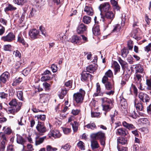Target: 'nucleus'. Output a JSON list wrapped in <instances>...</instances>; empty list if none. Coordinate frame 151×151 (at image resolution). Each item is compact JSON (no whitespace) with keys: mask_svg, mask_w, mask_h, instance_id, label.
<instances>
[{"mask_svg":"<svg viewBox=\"0 0 151 151\" xmlns=\"http://www.w3.org/2000/svg\"><path fill=\"white\" fill-rule=\"evenodd\" d=\"M85 94V91L82 88H80L79 92L74 94L73 99L77 103H81L83 102Z\"/></svg>","mask_w":151,"mask_h":151,"instance_id":"f03ea898","label":"nucleus"},{"mask_svg":"<svg viewBox=\"0 0 151 151\" xmlns=\"http://www.w3.org/2000/svg\"><path fill=\"white\" fill-rule=\"evenodd\" d=\"M72 82L71 81H68L67 82H66L65 83V85L67 87L69 88H72V89H74V88H72Z\"/></svg>","mask_w":151,"mask_h":151,"instance_id":"4d7b16f0","label":"nucleus"},{"mask_svg":"<svg viewBox=\"0 0 151 151\" xmlns=\"http://www.w3.org/2000/svg\"><path fill=\"white\" fill-rule=\"evenodd\" d=\"M18 106L16 107H9L6 110V111L8 114H14L18 111L21 109L22 106V103L19 102Z\"/></svg>","mask_w":151,"mask_h":151,"instance_id":"0eeeda50","label":"nucleus"},{"mask_svg":"<svg viewBox=\"0 0 151 151\" xmlns=\"http://www.w3.org/2000/svg\"><path fill=\"white\" fill-rule=\"evenodd\" d=\"M111 2L112 5L115 7V8L117 10H119L120 7L118 4L117 2L115 0H111Z\"/></svg>","mask_w":151,"mask_h":151,"instance_id":"a18cd8bd","label":"nucleus"},{"mask_svg":"<svg viewBox=\"0 0 151 151\" xmlns=\"http://www.w3.org/2000/svg\"><path fill=\"white\" fill-rule=\"evenodd\" d=\"M135 106L137 110L142 111L143 108L142 105L141 103H135Z\"/></svg>","mask_w":151,"mask_h":151,"instance_id":"37998d69","label":"nucleus"},{"mask_svg":"<svg viewBox=\"0 0 151 151\" xmlns=\"http://www.w3.org/2000/svg\"><path fill=\"white\" fill-rule=\"evenodd\" d=\"M133 42L131 40H129L127 43V46L129 50H132L133 48Z\"/></svg>","mask_w":151,"mask_h":151,"instance_id":"052dcab7","label":"nucleus"},{"mask_svg":"<svg viewBox=\"0 0 151 151\" xmlns=\"http://www.w3.org/2000/svg\"><path fill=\"white\" fill-rule=\"evenodd\" d=\"M71 147V146L69 144L67 143L64 145H62L61 146V148H63L66 151H67L70 149Z\"/></svg>","mask_w":151,"mask_h":151,"instance_id":"5fc2aeb1","label":"nucleus"},{"mask_svg":"<svg viewBox=\"0 0 151 151\" xmlns=\"http://www.w3.org/2000/svg\"><path fill=\"white\" fill-rule=\"evenodd\" d=\"M91 76V75L89 73H86V71L83 72L81 74V80L82 81H86L88 77Z\"/></svg>","mask_w":151,"mask_h":151,"instance_id":"5701e85b","label":"nucleus"},{"mask_svg":"<svg viewBox=\"0 0 151 151\" xmlns=\"http://www.w3.org/2000/svg\"><path fill=\"white\" fill-rule=\"evenodd\" d=\"M72 128L74 132H76L78 130V127L79 126L78 123L75 121L73 123H72Z\"/></svg>","mask_w":151,"mask_h":151,"instance_id":"f704fd0d","label":"nucleus"},{"mask_svg":"<svg viewBox=\"0 0 151 151\" xmlns=\"http://www.w3.org/2000/svg\"><path fill=\"white\" fill-rule=\"evenodd\" d=\"M13 54L15 55L16 57L19 58H20L21 56L20 53L17 50H16L14 51L13 52Z\"/></svg>","mask_w":151,"mask_h":151,"instance_id":"338daca9","label":"nucleus"},{"mask_svg":"<svg viewBox=\"0 0 151 151\" xmlns=\"http://www.w3.org/2000/svg\"><path fill=\"white\" fill-rule=\"evenodd\" d=\"M102 83L104 84L106 89L108 90H111L109 92L106 93V94L108 95H113L114 93V87L113 85H112L111 82L107 80L105 82H103V80H102Z\"/></svg>","mask_w":151,"mask_h":151,"instance_id":"7ed1b4c3","label":"nucleus"},{"mask_svg":"<svg viewBox=\"0 0 151 151\" xmlns=\"http://www.w3.org/2000/svg\"><path fill=\"white\" fill-rule=\"evenodd\" d=\"M50 77L49 76L46 75H44L41 78V81H45L49 80L50 79Z\"/></svg>","mask_w":151,"mask_h":151,"instance_id":"680f3d73","label":"nucleus"},{"mask_svg":"<svg viewBox=\"0 0 151 151\" xmlns=\"http://www.w3.org/2000/svg\"><path fill=\"white\" fill-rule=\"evenodd\" d=\"M16 9V8L14 7L12 5L9 4L8 6L4 9V11L6 12L10 11L15 10Z\"/></svg>","mask_w":151,"mask_h":151,"instance_id":"e433bc0d","label":"nucleus"},{"mask_svg":"<svg viewBox=\"0 0 151 151\" xmlns=\"http://www.w3.org/2000/svg\"><path fill=\"white\" fill-rule=\"evenodd\" d=\"M84 127H86L88 129L93 130L96 128V126L94 122H91L86 125L84 126Z\"/></svg>","mask_w":151,"mask_h":151,"instance_id":"7c9ffc66","label":"nucleus"},{"mask_svg":"<svg viewBox=\"0 0 151 151\" xmlns=\"http://www.w3.org/2000/svg\"><path fill=\"white\" fill-rule=\"evenodd\" d=\"M38 119H40L42 121H44L46 118V116L45 115H38L36 116Z\"/></svg>","mask_w":151,"mask_h":151,"instance_id":"bf43d9fd","label":"nucleus"},{"mask_svg":"<svg viewBox=\"0 0 151 151\" xmlns=\"http://www.w3.org/2000/svg\"><path fill=\"white\" fill-rule=\"evenodd\" d=\"M142 76L138 73H136L135 75L134 78L136 80H137L138 81V83H140L141 81L142 80L141 79Z\"/></svg>","mask_w":151,"mask_h":151,"instance_id":"3c124183","label":"nucleus"},{"mask_svg":"<svg viewBox=\"0 0 151 151\" xmlns=\"http://www.w3.org/2000/svg\"><path fill=\"white\" fill-rule=\"evenodd\" d=\"M122 55L123 58H126L129 53V51L128 49H124L121 50Z\"/></svg>","mask_w":151,"mask_h":151,"instance_id":"c03bdc74","label":"nucleus"},{"mask_svg":"<svg viewBox=\"0 0 151 151\" xmlns=\"http://www.w3.org/2000/svg\"><path fill=\"white\" fill-rule=\"evenodd\" d=\"M91 20L90 17L85 16L83 17V21L84 23L88 24L90 22Z\"/></svg>","mask_w":151,"mask_h":151,"instance_id":"79ce46f5","label":"nucleus"},{"mask_svg":"<svg viewBox=\"0 0 151 151\" xmlns=\"http://www.w3.org/2000/svg\"><path fill=\"white\" fill-rule=\"evenodd\" d=\"M116 134L117 135L125 136L128 134V131L123 128H120L116 129Z\"/></svg>","mask_w":151,"mask_h":151,"instance_id":"f8f14e48","label":"nucleus"},{"mask_svg":"<svg viewBox=\"0 0 151 151\" xmlns=\"http://www.w3.org/2000/svg\"><path fill=\"white\" fill-rule=\"evenodd\" d=\"M15 35L12 32L9 33L6 35L2 37L1 39L4 42H11L15 40Z\"/></svg>","mask_w":151,"mask_h":151,"instance_id":"20e7f679","label":"nucleus"},{"mask_svg":"<svg viewBox=\"0 0 151 151\" xmlns=\"http://www.w3.org/2000/svg\"><path fill=\"white\" fill-rule=\"evenodd\" d=\"M87 26L83 24H80L78 26L76 31L78 34H82L87 29Z\"/></svg>","mask_w":151,"mask_h":151,"instance_id":"2eb2a0df","label":"nucleus"},{"mask_svg":"<svg viewBox=\"0 0 151 151\" xmlns=\"http://www.w3.org/2000/svg\"><path fill=\"white\" fill-rule=\"evenodd\" d=\"M36 14V10L35 9L32 8L29 15L30 17H32Z\"/></svg>","mask_w":151,"mask_h":151,"instance_id":"603ef678","label":"nucleus"},{"mask_svg":"<svg viewBox=\"0 0 151 151\" xmlns=\"http://www.w3.org/2000/svg\"><path fill=\"white\" fill-rule=\"evenodd\" d=\"M121 106L124 108H125L127 106V103L126 99L122 96H120L119 98Z\"/></svg>","mask_w":151,"mask_h":151,"instance_id":"6ab92c4d","label":"nucleus"},{"mask_svg":"<svg viewBox=\"0 0 151 151\" xmlns=\"http://www.w3.org/2000/svg\"><path fill=\"white\" fill-rule=\"evenodd\" d=\"M112 66L114 68V71L115 74H116L117 73L119 72L120 70V66L118 63L115 61H114L113 64Z\"/></svg>","mask_w":151,"mask_h":151,"instance_id":"4be33fe9","label":"nucleus"},{"mask_svg":"<svg viewBox=\"0 0 151 151\" xmlns=\"http://www.w3.org/2000/svg\"><path fill=\"white\" fill-rule=\"evenodd\" d=\"M36 128L41 135H43V133L46 131V128L44 126V123L43 122H39L36 127Z\"/></svg>","mask_w":151,"mask_h":151,"instance_id":"423d86ee","label":"nucleus"},{"mask_svg":"<svg viewBox=\"0 0 151 151\" xmlns=\"http://www.w3.org/2000/svg\"><path fill=\"white\" fill-rule=\"evenodd\" d=\"M57 150L56 148L53 147L50 145H47L46 147L47 151H55Z\"/></svg>","mask_w":151,"mask_h":151,"instance_id":"6e6d98bb","label":"nucleus"},{"mask_svg":"<svg viewBox=\"0 0 151 151\" xmlns=\"http://www.w3.org/2000/svg\"><path fill=\"white\" fill-rule=\"evenodd\" d=\"M103 110L106 111H109L113 107V104L111 100L106 98L101 99Z\"/></svg>","mask_w":151,"mask_h":151,"instance_id":"f257e3e1","label":"nucleus"},{"mask_svg":"<svg viewBox=\"0 0 151 151\" xmlns=\"http://www.w3.org/2000/svg\"><path fill=\"white\" fill-rule=\"evenodd\" d=\"M0 138L2 140L1 142H4L5 143L6 142L7 140L6 135L2 132H0Z\"/></svg>","mask_w":151,"mask_h":151,"instance_id":"09e8293b","label":"nucleus"},{"mask_svg":"<svg viewBox=\"0 0 151 151\" xmlns=\"http://www.w3.org/2000/svg\"><path fill=\"white\" fill-rule=\"evenodd\" d=\"M36 5L38 6H43L44 4V0H35Z\"/></svg>","mask_w":151,"mask_h":151,"instance_id":"de8ad7c7","label":"nucleus"},{"mask_svg":"<svg viewBox=\"0 0 151 151\" xmlns=\"http://www.w3.org/2000/svg\"><path fill=\"white\" fill-rule=\"evenodd\" d=\"M91 146L92 150H97L99 151L98 148L99 147V145L96 139L91 138Z\"/></svg>","mask_w":151,"mask_h":151,"instance_id":"ddd939ff","label":"nucleus"},{"mask_svg":"<svg viewBox=\"0 0 151 151\" xmlns=\"http://www.w3.org/2000/svg\"><path fill=\"white\" fill-rule=\"evenodd\" d=\"M118 61L121 65L122 68L123 69V70H124V69L125 68H127L128 67V65L127 63L125 61L122 60L121 58H119Z\"/></svg>","mask_w":151,"mask_h":151,"instance_id":"bb28decb","label":"nucleus"},{"mask_svg":"<svg viewBox=\"0 0 151 151\" xmlns=\"http://www.w3.org/2000/svg\"><path fill=\"white\" fill-rule=\"evenodd\" d=\"M101 18L102 19V21L104 22L105 19L106 18L110 20V23L114 17V15L113 13L111 11H108L106 12L104 15L101 13L100 14Z\"/></svg>","mask_w":151,"mask_h":151,"instance_id":"39448f33","label":"nucleus"},{"mask_svg":"<svg viewBox=\"0 0 151 151\" xmlns=\"http://www.w3.org/2000/svg\"><path fill=\"white\" fill-rule=\"evenodd\" d=\"M17 41L22 44L23 45H25L26 43L24 39L20 36H18V37Z\"/></svg>","mask_w":151,"mask_h":151,"instance_id":"0e129e2a","label":"nucleus"},{"mask_svg":"<svg viewBox=\"0 0 151 151\" xmlns=\"http://www.w3.org/2000/svg\"><path fill=\"white\" fill-rule=\"evenodd\" d=\"M84 11L86 12L87 14L92 16L93 15V11L91 7L86 6L84 8Z\"/></svg>","mask_w":151,"mask_h":151,"instance_id":"393cba45","label":"nucleus"},{"mask_svg":"<svg viewBox=\"0 0 151 151\" xmlns=\"http://www.w3.org/2000/svg\"><path fill=\"white\" fill-rule=\"evenodd\" d=\"M26 141V140L22 136L17 134V143L23 145Z\"/></svg>","mask_w":151,"mask_h":151,"instance_id":"412c9836","label":"nucleus"},{"mask_svg":"<svg viewBox=\"0 0 151 151\" xmlns=\"http://www.w3.org/2000/svg\"><path fill=\"white\" fill-rule=\"evenodd\" d=\"M113 76V73L112 71L110 70H108L105 73V75L103 77L102 80L103 82H105L107 80H108V78H111Z\"/></svg>","mask_w":151,"mask_h":151,"instance_id":"dca6fc26","label":"nucleus"},{"mask_svg":"<svg viewBox=\"0 0 151 151\" xmlns=\"http://www.w3.org/2000/svg\"><path fill=\"white\" fill-rule=\"evenodd\" d=\"M99 8L101 11L106 12L109 11L111 6L109 2H105L100 5Z\"/></svg>","mask_w":151,"mask_h":151,"instance_id":"9d476101","label":"nucleus"},{"mask_svg":"<svg viewBox=\"0 0 151 151\" xmlns=\"http://www.w3.org/2000/svg\"><path fill=\"white\" fill-rule=\"evenodd\" d=\"M91 138L96 139H105V133L101 131H99L96 133L92 134L91 135Z\"/></svg>","mask_w":151,"mask_h":151,"instance_id":"1a4fd4ad","label":"nucleus"},{"mask_svg":"<svg viewBox=\"0 0 151 151\" xmlns=\"http://www.w3.org/2000/svg\"><path fill=\"white\" fill-rule=\"evenodd\" d=\"M45 138L46 137L45 136L41 137H39L38 136L36 137L35 138V145H37L42 143Z\"/></svg>","mask_w":151,"mask_h":151,"instance_id":"b1692460","label":"nucleus"},{"mask_svg":"<svg viewBox=\"0 0 151 151\" xmlns=\"http://www.w3.org/2000/svg\"><path fill=\"white\" fill-rule=\"evenodd\" d=\"M19 102L17 103V100L15 99H12L9 103V105L12 106L14 107H16L18 106Z\"/></svg>","mask_w":151,"mask_h":151,"instance_id":"ea45409f","label":"nucleus"},{"mask_svg":"<svg viewBox=\"0 0 151 151\" xmlns=\"http://www.w3.org/2000/svg\"><path fill=\"white\" fill-rule=\"evenodd\" d=\"M40 30L42 34L45 37H46L47 35L46 32V31L44 28L40 26Z\"/></svg>","mask_w":151,"mask_h":151,"instance_id":"13d9d810","label":"nucleus"},{"mask_svg":"<svg viewBox=\"0 0 151 151\" xmlns=\"http://www.w3.org/2000/svg\"><path fill=\"white\" fill-rule=\"evenodd\" d=\"M47 97L45 94H42L40 95V101L41 103L46 102L47 101Z\"/></svg>","mask_w":151,"mask_h":151,"instance_id":"4c0bfd02","label":"nucleus"},{"mask_svg":"<svg viewBox=\"0 0 151 151\" xmlns=\"http://www.w3.org/2000/svg\"><path fill=\"white\" fill-rule=\"evenodd\" d=\"M130 116L134 119H136L137 117V114L134 110H129Z\"/></svg>","mask_w":151,"mask_h":151,"instance_id":"8fccbe9b","label":"nucleus"},{"mask_svg":"<svg viewBox=\"0 0 151 151\" xmlns=\"http://www.w3.org/2000/svg\"><path fill=\"white\" fill-rule=\"evenodd\" d=\"M138 97L142 101L147 103L148 102L150 98L148 96L146 93L143 92H140L138 94Z\"/></svg>","mask_w":151,"mask_h":151,"instance_id":"9b49d317","label":"nucleus"},{"mask_svg":"<svg viewBox=\"0 0 151 151\" xmlns=\"http://www.w3.org/2000/svg\"><path fill=\"white\" fill-rule=\"evenodd\" d=\"M138 30V29H134L131 32L132 37L136 40L139 39L137 34Z\"/></svg>","mask_w":151,"mask_h":151,"instance_id":"72a5a7b5","label":"nucleus"},{"mask_svg":"<svg viewBox=\"0 0 151 151\" xmlns=\"http://www.w3.org/2000/svg\"><path fill=\"white\" fill-rule=\"evenodd\" d=\"M9 77L10 75L8 72H4L0 76V81L2 83H4L8 80Z\"/></svg>","mask_w":151,"mask_h":151,"instance_id":"4468645a","label":"nucleus"},{"mask_svg":"<svg viewBox=\"0 0 151 151\" xmlns=\"http://www.w3.org/2000/svg\"><path fill=\"white\" fill-rule=\"evenodd\" d=\"M5 143L4 142H1L0 143V151H4L5 149Z\"/></svg>","mask_w":151,"mask_h":151,"instance_id":"774afa93","label":"nucleus"},{"mask_svg":"<svg viewBox=\"0 0 151 151\" xmlns=\"http://www.w3.org/2000/svg\"><path fill=\"white\" fill-rule=\"evenodd\" d=\"M77 146L81 150H84L85 149V144L82 141H79L77 144Z\"/></svg>","mask_w":151,"mask_h":151,"instance_id":"c9c22d12","label":"nucleus"},{"mask_svg":"<svg viewBox=\"0 0 151 151\" xmlns=\"http://www.w3.org/2000/svg\"><path fill=\"white\" fill-rule=\"evenodd\" d=\"M17 96L18 98L20 100L23 101L24 98L23 97V93L21 91H18L17 92Z\"/></svg>","mask_w":151,"mask_h":151,"instance_id":"49530a36","label":"nucleus"},{"mask_svg":"<svg viewBox=\"0 0 151 151\" xmlns=\"http://www.w3.org/2000/svg\"><path fill=\"white\" fill-rule=\"evenodd\" d=\"M96 86V92L93 94V96H102L103 93L101 91V88L100 85L99 83H97Z\"/></svg>","mask_w":151,"mask_h":151,"instance_id":"aec40b11","label":"nucleus"},{"mask_svg":"<svg viewBox=\"0 0 151 151\" xmlns=\"http://www.w3.org/2000/svg\"><path fill=\"white\" fill-rule=\"evenodd\" d=\"M2 130L4 132L3 133L7 135H9L12 132L11 128L7 126L3 127Z\"/></svg>","mask_w":151,"mask_h":151,"instance_id":"a878e982","label":"nucleus"},{"mask_svg":"<svg viewBox=\"0 0 151 151\" xmlns=\"http://www.w3.org/2000/svg\"><path fill=\"white\" fill-rule=\"evenodd\" d=\"M81 39L80 37L77 35H74L72 37L70 41L72 43L80 44V42Z\"/></svg>","mask_w":151,"mask_h":151,"instance_id":"f3484780","label":"nucleus"},{"mask_svg":"<svg viewBox=\"0 0 151 151\" xmlns=\"http://www.w3.org/2000/svg\"><path fill=\"white\" fill-rule=\"evenodd\" d=\"M12 49V46L9 44L6 45L4 46L3 49L4 50L6 51H10Z\"/></svg>","mask_w":151,"mask_h":151,"instance_id":"864d4df0","label":"nucleus"},{"mask_svg":"<svg viewBox=\"0 0 151 151\" xmlns=\"http://www.w3.org/2000/svg\"><path fill=\"white\" fill-rule=\"evenodd\" d=\"M117 144L118 145L121 144L122 145H124L127 143V140L122 137H119L117 140Z\"/></svg>","mask_w":151,"mask_h":151,"instance_id":"2f4dec72","label":"nucleus"},{"mask_svg":"<svg viewBox=\"0 0 151 151\" xmlns=\"http://www.w3.org/2000/svg\"><path fill=\"white\" fill-rule=\"evenodd\" d=\"M114 28L112 31V32H117L119 31L121 26L119 24H115L113 26Z\"/></svg>","mask_w":151,"mask_h":151,"instance_id":"58836bf2","label":"nucleus"},{"mask_svg":"<svg viewBox=\"0 0 151 151\" xmlns=\"http://www.w3.org/2000/svg\"><path fill=\"white\" fill-rule=\"evenodd\" d=\"M93 33L95 35H99L100 34V30L98 26H96L93 28Z\"/></svg>","mask_w":151,"mask_h":151,"instance_id":"a19ab883","label":"nucleus"},{"mask_svg":"<svg viewBox=\"0 0 151 151\" xmlns=\"http://www.w3.org/2000/svg\"><path fill=\"white\" fill-rule=\"evenodd\" d=\"M14 3L19 5L22 6L27 3L28 0H14Z\"/></svg>","mask_w":151,"mask_h":151,"instance_id":"473e14b6","label":"nucleus"},{"mask_svg":"<svg viewBox=\"0 0 151 151\" xmlns=\"http://www.w3.org/2000/svg\"><path fill=\"white\" fill-rule=\"evenodd\" d=\"M50 135L52 137L56 138H58L60 137L61 136V134L60 132L58 130H55L53 131L50 133Z\"/></svg>","mask_w":151,"mask_h":151,"instance_id":"c85d7f7f","label":"nucleus"},{"mask_svg":"<svg viewBox=\"0 0 151 151\" xmlns=\"http://www.w3.org/2000/svg\"><path fill=\"white\" fill-rule=\"evenodd\" d=\"M43 85L45 88V90L46 91L49 90L50 88V85L46 82H44L43 83Z\"/></svg>","mask_w":151,"mask_h":151,"instance_id":"e2e57ef3","label":"nucleus"},{"mask_svg":"<svg viewBox=\"0 0 151 151\" xmlns=\"http://www.w3.org/2000/svg\"><path fill=\"white\" fill-rule=\"evenodd\" d=\"M63 131L65 134H67L71 132V129L70 128H63Z\"/></svg>","mask_w":151,"mask_h":151,"instance_id":"69168bd1","label":"nucleus"},{"mask_svg":"<svg viewBox=\"0 0 151 151\" xmlns=\"http://www.w3.org/2000/svg\"><path fill=\"white\" fill-rule=\"evenodd\" d=\"M39 34V31L35 29H30L29 32V37L32 40L37 38Z\"/></svg>","mask_w":151,"mask_h":151,"instance_id":"6e6552de","label":"nucleus"},{"mask_svg":"<svg viewBox=\"0 0 151 151\" xmlns=\"http://www.w3.org/2000/svg\"><path fill=\"white\" fill-rule=\"evenodd\" d=\"M133 66H135L134 68L137 72L142 73L144 70L143 66L139 64H136Z\"/></svg>","mask_w":151,"mask_h":151,"instance_id":"cd10ccee","label":"nucleus"},{"mask_svg":"<svg viewBox=\"0 0 151 151\" xmlns=\"http://www.w3.org/2000/svg\"><path fill=\"white\" fill-rule=\"evenodd\" d=\"M96 70V68L92 65H90L87 66L86 69V71L90 73H93Z\"/></svg>","mask_w":151,"mask_h":151,"instance_id":"c756f323","label":"nucleus"},{"mask_svg":"<svg viewBox=\"0 0 151 151\" xmlns=\"http://www.w3.org/2000/svg\"><path fill=\"white\" fill-rule=\"evenodd\" d=\"M122 124L124 127L129 130H132L135 129V127L132 124L128 123L126 121H123L122 122Z\"/></svg>","mask_w":151,"mask_h":151,"instance_id":"a211bd4d","label":"nucleus"}]
</instances>
